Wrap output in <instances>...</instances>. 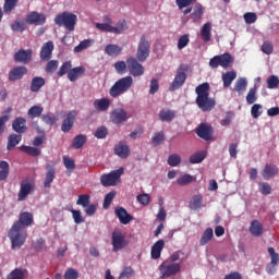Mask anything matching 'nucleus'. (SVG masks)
I'll use <instances>...</instances> for the list:
<instances>
[{
	"instance_id": "nucleus-1",
	"label": "nucleus",
	"mask_w": 279,
	"mask_h": 279,
	"mask_svg": "<svg viewBox=\"0 0 279 279\" xmlns=\"http://www.w3.org/2000/svg\"><path fill=\"white\" fill-rule=\"evenodd\" d=\"M32 223H34V215L29 211L22 213L19 220L13 223L8 232L13 250L25 245V240L27 239V231L25 228H29Z\"/></svg>"
},
{
	"instance_id": "nucleus-2",
	"label": "nucleus",
	"mask_w": 279,
	"mask_h": 279,
	"mask_svg": "<svg viewBox=\"0 0 279 279\" xmlns=\"http://www.w3.org/2000/svg\"><path fill=\"white\" fill-rule=\"evenodd\" d=\"M210 84L203 83L196 86L195 93H196V106L202 110V112H210L211 110H215V106H217V101H215V98L210 97Z\"/></svg>"
},
{
	"instance_id": "nucleus-3",
	"label": "nucleus",
	"mask_w": 279,
	"mask_h": 279,
	"mask_svg": "<svg viewBox=\"0 0 279 279\" xmlns=\"http://www.w3.org/2000/svg\"><path fill=\"white\" fill-rule=\"evenodd\" d=\"M104 23H96L95 27L96 29H99V32H107L109 34H123L126 29V22L125 20L119 21L116 26H112V17L110 15H104L102 16Z\"/></svg>"
},
{
	"instance_id": "nucleus-4",
	"label": "nucleus",
	"mask_w": 279,
	"mask_h": 279,
	"mask_svg": "<svg viewBox=\"0 0 279 279\" xmlns=\"http://www.w3.org/2000/svg\"><path fill=\"white\" fill-rule=\"evenodd\" d=\"M134 86V78L132 76H124L119 78L109 89L110 97L117 99V97H121V95H125L130 88Z\"/></svg>"
},
{
	"instance_id": "nucleus-5",
	"label": "nucleus",
	"mask_w": 279,
	"mask_h": 279,
	"mask_svg": "<svg viewBox=\"0 0 279 279\" xmlns=\"http://www.w3.org/2000/svg\"><path fill=\"white\" fill-rule=\"evenodd\" d=\"M54 23L58 27H65L68 32H75V25H77V15L71 12H62L54 17Z\"/></svg>"
},
{
	"instance_id": "nucleus-6",
	"label": "nucleus",
	"mask_w": 279,
	"mask_h": 279,
	"mask_svg": "<svg viewBox=\"0 0 279 279\" xmlns=\"http://www.w3.org/2000/svg\"><path fill=\"white\" fill-rule=\"evenodd\" d=\"M151 45H149V37L142 35L136 51V60L138 62H145L149 58Z\"/></svg>"
},
{
	"instance_id": "nucleus-7",
	"label": "nucleus",
	"mask_w": 279,
	"mask_h": 279,
	"mask_svg": "<svg viewBox=\"0 0 279 279\" xmlns=\"http://www.w3.org/2000/svg\"><path fill=\"white\" fill-rule=\"evenodd\" d=\"M159 271L161 274L160 279H167L178 276L182 271V266L178 263L162 262L159 266Z\"/></svg>"
},
{
	"instance_id": "nucleus-8",
	"label": "nucleus",
	"mask_w": 279,
	"mask_h": 279,
	"mask_svg": "<svg viewBox=\"0 0 279 279\" xmlns=\"http://www.w3.org/2000/svg\"><path fill=\"white\" fill-rule=\"evenodd\" d=\"M234 63V58H232V54L226 52L220 56H215L209 60V66L211 69H219V66H222V69H228L229 66H232Z\"/></svg>"
},
{
	"instance_id": "nucleus-9",
	"label": "nucleus",
	"mask_w": 279,
	"mask_h": 279,
	"mask_svg": "<svg viewBox=\"0 0 279 279\" xmlns=\"http://www.w3.org/2000/svg\"><path fill=\"white\" fill-rule=\"evenodd\" d=\"M186 71H189V65L181 64L179 69L177 70V75L174 76V80L169 86V90L173 93V90H178L179 88H182L184 86V83L186 82Z\"/></svg>"
},
{
	"instance_id": "nucleus-10",
	"label": "nucleus",
	"mask_w": 279,
	"mask_h": 279,
	"mask_svg": "<svg viewBox=\"0 0 279 279\" xmlns=\"http://www.w3.org/2000/svg\"><path fill=\"white\" fill-rule=\"evenodd\" d=\"M128 71L131 77H142L145 75V66L141 64V61L134 57H130L126 59Z\"/></svg>"
},
{
	"instance_id": "nucleus-11",
	"label": "nucleus",
	"mask_w": 279,
	"mask_h": 279,
	"mask_svg": "<svg viewBox=\"0 0 279 279\" xmlns=\"http://www.w3.org/2000/svg\"><path fill=\"white\" fill-rule=\"evenodd\" d=\"M123 173V168L113 170L107 174L100 177V183L102 186H117L121 180V174Z\"/></svg>"
},
{
	"instance_id": "nucleus-12",
	"label": "nucleus",
	"mask_w": 279,
	"mask_h": 279,
	"mask_svg": "<svg viewBox=\"0 0 279 279\" xmlns=\"http://www.w3.org/2000/svg\"><path fill=\"white\" fill-rule=\"evenodd\" d=\"M112 252H121L128 247V240L121 231H113L111 234Z\"/></svg>"
},
{
	"instance_id": "nucleus-13",
	"label": "nucleus",
	"mask_w": 279,
	"mask_h": 279,
	"mask_svg": "<svg viewBox=\"0 0 279 279\" xmlns=\"http://www.w3.org/2000/svg\"><path fill=\"white\" fill-rule=\"evenodd\" d=\"M195 133L199 138H203V141H211L215 130L213 129V125L203 122L196 128Z\"/></svg>"
},
{
	"instance_id": "nucleus-14",
	"label": "nucleus",
	"mask_w": 279,
	"mask_h": 279,
	"mask_svg": "<svg viewBox=\"0 0 279 279\" xmlns=\"http://www.w3.org/2000/svg\"><path fill=\"white\" fill-rule=\"evenodd\" d=\"M25 22L28 25H45L47 23V15H45L44 13L32 11L26 15Z\"/></svg>"
},
{
	"instance_id": "nucleus-15",
	"label": "nucleus",
	"mask_w": 279,
	"mask_h": 279,
	"mask_svg": "<svg viewBox=\"0 0 279 279\" xmlns=\"http://www.w3.org/2000/svg\"><path fill=\"white\" fill-rule=\"evenodd\" d=\"M27 75V68L25 65H17L10 70L9 72V82H19Z\"/></svg>"
},
{
	"instance_id": "nucleus-16",
	"label": "nucleus",
	"mask_w": 279,
	"mask_h": 279,
	"mask_svg": "<svg viewBox=\"0 0 279 279\" xmlns=\"http://www.w3.org/2000/svg\"><path fill=\"white\" fill-rule=\"evenodd\" d=\"M110 119L112 123H116V125L125 123V121L129 119L128 111H125L123 108H117L111 112Z\"/></svg>"
},
{
	"instance_id": "nucleus-17",
	"label": "nucleus",
	"mask_w": 279,
	"mask_h": 279,
	"mask_svg": "<svg viewBox=\"0 0 279 279\" xmlns=\"http://www.w3.org/2000/svg\"><path fill=\"white\" fill-rule=\"evenodd\" d=\"M75 111H70L66 113L63 122L61 124V132L64 134L69 133L70 130H73V125H75Z\"/></svg>"
},
{
	"instance_id": "nucleus-18",
	"label": "nucleus",
	"mask_w": 279,
	"mask_h": 279,
	"mask_svg": "<svg viewBox=\"0 0 279 279\" xmlns=\"http://www.w3.org/2000/svg\"><path fill=\"white\" fill-rule=\"evenodd\" d=\"M35 189H36V185H34V183H32L29 181H22L21 189L17 194L19 201L23 202V199H25V197H27V195H29V193H34Z\"/></svg>"
},
{
	"instance_id": "nucleus-19",
	"label": "nucleus",
	"mask_w": 279,
	"mask_h": 279,
	"mask_svg": "<svg viewBox=\"0 0 279 279\" xmlns=\"http://www.w3.org/2000/svg\"><path fill=\"white\" fill-rule=\"evenodd\" d=\"M46 171L44 189H51V184H53V180H56V167L51 163H48L46 166Z\"/></svg>"
},
{
	"instance_id": "nucleus-20",
	"label": "nucleus",
	"mask_w": 279,
	"mask_h": 279,
	"mask_svg": "<svg viewBox=\"0 0 279 279\" xmlns=\"http://www.w3.org/2000/svg\"><path fill=\"white\" fill-rule=\"evenodd\" d=\"M260 173L264 180H271L278 174V166L274 163H266Z\"/></svg>"
},
{
	"instance_id": "nucleus-21",
	"label": "nucleus",
	"mask_w": 279,
	"mask_h": 279,
	"mask_svg": "<svg viewBox=\"0 0 279 279\" xmlns=\"http://www.w3.org/2000/svg\"><path fill=\"white\" fill-rule=\"evenodd\" d=\"M14 60L21 62L22 64H29L32 62V50H19L14 54Z\"/></svg>"
},
{
	"instance_id": "nucleus-22",
	"label": "nucleus",
	"mask_w": 279,
	"mask_h": 279,
	"mask_svg": "<svg viewBox=\"0 0 279 279\" xmlns=\"http://www.w3.org/2000/svg\"><path fill=\"white\" fill-rule=\"evenodd\" d=\"M162 250H165V240H158L155 242L150 250L153 260H158V258H160Z\"/></svg>"
},
{
	"instance_id": "nucleus-23",
	"label": "nucleus",
	"mask_w": 279,
	"mask_h": 279,
	"mask_svg": "<svg viewBox=\"0 0 279 279\" xmlns=\"http://www.w3.org/2000/svg\"><path fill=\"white\" fill-rule=\"evenodd\" d=\"M26 124L27 120H25V118H16L12 123V128L17 134H25V132H27Z\"/></svg>"
},
{
	"instance_id": "nucleus-24",
	"label": "nucleus",
	"mask_w": 279,
	"mask_h": 279,
	"mask_svg": "<svg viewBox=\"0 0 279 279\" xmlns=\"http://www.w3.org/2000/svg\"><path fill=\"white\" fill-rule=\"evenodd\" d=\"M86 73V68L84 66H76V68H71L69 74H68V80L70 82H77V78L82 77Z\"/></svg>"
},
{
	"instance_id": "nucleus-25",
	"label": "nucleus",
	"mask_w": 279,
	"mask_h": 279,
	"mask_svg": "<svg viewBox=\"0 0 279 279\" xmlns=\"http://www.w3.org/2000/svg\"><path fill=\"white\" fill-rule=\"evenodd\" d=\"M53 53V41H48L44 44L40 50L41 60H51V54Z\"/></svg>"
},
{
	"instance_id": "nucleus-26",
	"label": "nucleus",
	"mask_w": 279,
	"mask_h": 279,
	"mask_svg": "<svg viewBox=\"0 0 279 279\" xmlns=\"http://www.w3.org/2000/svg\"><path fill=\"white\" fill-rule=\"evenodd\" d=\"M204 16V7L199 3H197L193 12L190 15V19L193 21V23H202V19Z\"/></svg>"
},
{
	"instance_id": "nucleus-27",
	"label": "nucleus",
	"mask_w": 279,
	"mask_h": 279,
	"mask_svg": "<svg viewBox=\"0 0 279 279\" xmlns=\"http://www.w3.org/2000/svg\"><path fill=\"white\" fill-rule=\"evenodd\" d=\"M248 232L253 236H263V223H260L258 220L251 221Z\"/></svg>"
},
{
	"instance_id": "nucleus-28",
	"label": "nucleus",
	"mask_w": 279,
	"mask_h": 279,
	"mask_svg": "<svg viewBox=\"0 0 279 279\" xmlns=\"http://www.w3.org/2000/svg\"><path fill=\"white\" fill-rule=\"evenodd\" d=\"M114 154L116 156H119V158H128L130 156V146L120 143L116 145Z\"/></svg>"
},
{
	"instance_id": "nucleus-29",
	"label": "nucleus",
	"mask_w": 279,
	"mask_h": 279,
	"mask_svg": "<svg viewBox=\"0 0 279 279\" xmlns=\"http://www.w3.org/2000/svg\"><path fill=\"white\" fill-rule=\"evenodd\" d=\"M45 84H46V81L44 77H41V76L33 77V80L31 82V92L38 93V90H40V88H43V86H45Z\"/></svg>"
},
{
	"instance_id": "nucleus-30",
	"label": "nucleus",
	"mask_w": 279,
	"mask_h": 279,
	"mask_svg": "<svg viewBox=\"0 0 279 279\" xmlns=\"http://www.w3.org/2000/svg\"><path fill=\"white\" fill-rule=\"evenodd\" d=\"M94 107L99 112H106L108 108H110V99L108 98L96 99L94 101Z\"/></svg>"
},
{
	"instance_id": "nucleus-31",
	"label": "nucleus",
	"mask_w": 279,
	"mask_h": 279,
	"mask_svg": "<svg viewBox=\"0 0 279 279\" xmlns=\"http://www.w3.org/2000/svg\"><path fill=\"white\" fill-rule=\"evenodd\" d=\"M160 121L171 123L173 119H175V111L171 109H163L159 112Z\"/></svg>"
},
{
	"instance_id": "nucleus-32",
	"label": "nucleus",
	"mask_w": 279,
	"mask_h": 279,
	"mask_svg": "<svg viewBox=\"0 0 279 279\" xmlns=\"http://www.w3.org/2000/svg\"><path fill=\"white\" fill-rule=\"evenodd\" d=\"M122 51H123V48L114 44H109L105 47V53L111 57L121 56Z\"/></svg>"
},
{
	"instance_id": "nucleus-33",
	"label": "nucleus",
	"mask_w": 279,
	"mask_h": 279,
	"mask_svg": "<svg viewBox=\"0 0 279 279\" xmlns=\"http://www.w3.org/2000/svg\"><path fill=\"white\" fill-rule=\"evenodd\" d=\"M211 32H213V24L209 22L205 23L201 29V36L205 43H208L210 40Z\"/></svg>"
},
{
	"instance_id": "nucleus-34",
	"label": "nucleus",
	"mask_w": 279,
	"mask_h": 279,
	"mask_svg": "<svg viewBox=\"0 0 279 279\" xmlns=\"http://www.w3.org/2000/svg\"><path fill=\"white\" fill-rule=\"evenodd\" d=\"M236 80V72L234 71H229L225 74H222V82H223V87L225 88H230L232 85V82Z\"/></svg>"
},
{
	"instance_id": "nucleus-35",
	"label": "nucleus",
	"mask_w": 279,
	"mask_h": 279,
	"mask_svg": "<svg viewBox=\"0 0 279 279\" xmlns=\"http://www.w3.org/2000/svg\"><path fill=\"white\" fill-rule=\"evenodd\" d=\"M20 151H24V154H27V156H32L33 158H36L37 156H40V154H43V150H40V148L25 145H22L20 147Z\"/></svg>"
},
{
	"instance_id": "nucleus-36",
	"label": "nucleus",
	"mask_w": 279,
	"mask_h": 279,
	"mask_svg": "<svg viewBox=\"0 0 279 279\" xmlns=\"http://www.w3.org/2000/svg\"><path fill=\"white\" fill-rule=\"evenodd\" d=\"M116 215L123 226H128L133 219L132 215L128 214V210H116Z\"/></svg>"
},
{
	"instance_id": "nucleus-37",
	"label": "nucleus",
	"mask_w": 279,
	"mask_h": 279,
	"mask_svg": "<svg viewBox=\"0 0 279 279\" xmlns=\"http://www.w3.org/2000/svg\"><path fill=\"white\" fill-rule=\"evenodd\" d=\"M21 141H23V136L22 135L11 134L9 136L7 149L9 151H11V149H14V147H16L19 145V143H21Z\"/></svg>"
},
{
	"instance_id": "nucleus-38",
	"label": "nucleus",
	"mask_w": 279,
	"mask_h": 279,
	"mask_svg": "<svg viewBox=\"0 0 279 279\" xmlns=\"http://www.w3.org/2000/svg\"><path fill=\"white\" fill-rule=\"evenodd\" d=\"M204 204V197L201 194L194 195L190 202V208L192 210H199Z\"/></svg>"
},
{
	"instance_id": "nucleus-39",
	"label": "nucleus",
	"mask_w": 279,
	"mask_h": 279,
	"mask_svg": "<svg viewBox=\"0 0 279 279\" xmlns=\"http://www.w3.org/2000/svg\"><path fill=\"white\" fill-rule=\"evenodd\" d=\"M247 88V80L245 77H240L234 85V90L239 94V95H243V93H245Z\"/></svg>"
},
{
	"instance_id": "nucleus-40",
	"label": "nucleus",
	"mask_w": 279,
	"mask_h": 279,
	"mask_svg": "<svg viewBox=\"0 0 279 279\" xmlns=\"http://www.w3.org/2000/svg\"><path fill=\"white\" fill-rule=\"evenodd\" d=\"M86 141H87V137L86 135H76L74 138H73V142H72V147L74 149H82L84 147V145H86Z\"/></svg>"
},
{
	"instance_id": "nucleus-41",
	"label": "nucleus",
	"mask_w": 279,
	"mask_h": 279,
	"mask_svg": "<svg viewBox=\"0 0 279 279\" xmlns=\"http://www.w3.org/2000/svg\"><path fill=\"white\" fill-rule=\"evenodd\" d=\"M166 140L167 136L165 135V132H156L151 137V144L154 145V147H158V145H162V143H165Z\"/></svg>"
},
{
	"instance_id": "nucleus-42",
	"label": "nucleus",
	"mask_w": 279,
	"mask_h": 279,
	"mask_svg": "<svg viewBox=\"0 0 279 279\" xmlns=\"http://www.w3.org/2000/svg\"><path fill=\"white\" fill-rule=\"evenodd\" d=\"M8 175H10V163L8 161H0V181L8 180Z\"/></svg>"
},
{
	"instance_id": "nucleus-43",
	"label": "nucleus",
	"mask_w": 279,
	"mask_h": 279,
	"mask_svg": "<svg viewBox=\"0 0 279 279\" xmlns=\"http://www.w3.org/2000/svg\"><path fill=\"white\" fill-rule=\"evenodd\" d=\"M214 231L213 228H207L199 240V245H207V243H210L213 241Z\"/></svg>"
},
{
	"instance_id": "nucleus-44",
	"label": "nucleus",
	"mask_w": 279,
	"mask_h": 279,
	"mask_svg": "<svg viewBox=\"0 0 279 279\" xmlns=\"http://www.w3.org/2000/svg\"><path fill=\"white\" fill-rule=\"evenodd\" d=\"M16 5H19V0H4V14H12V11L16 8Z\"/></svg>"
},
{
	"instance_id": "nucleus-45",
	"label": "nucleus",
	"mask_w": 279,
	"mask_h": 279,
	"mask_svg": "<svg viewBox=\"0 0 279 279\" xmlns=\"http://www.w3.org/2000/svg\"><path fill=\"white\" fill-rule=\"evenodd\" d=\"M206 158V151H197L190 157L191 165H199Z\"/></svg>"
},
{
	"instance_id": "nucleus-46",
	"label": "nucleus",
	"mask_w": 279,
	"mask_h": 279,
	"mask_svg": "<svg viewBox=\"0 0 279 279\" xmlns=\"http://www.w3.org/2000/svg\"><path fill=\"white\" fill-rule=\"evenodd\" d=\"M257 93V87L254 86L252 87L247 95H246V104H248V106H252V104H256V100L258 99V96H256Z\"/></svg>"
},
{
	"instance_id": "nucleus-47",
	"label": "nucleus",
	"mask_w": 279,
	"mask_h": 279,
	"mask_svg": "<svg viewBox=\"0 0 279 279\" xmlns=\"http://www.w3.org/2000/svg\"><path fill=\"white\" fill-rule=\"evenodd\" d=\"M71 69H73V64L71 63V61L63 62V64L60 66L58 71V76L63 77V75H66V73L69 75Z\"/></svg>"
},
{
	"instance_id": "nucleus-48",
	"label": "nucleus",
	"mask_w": 279,
	"mask_h": 279,
	"mask_svg": "<svg viewBox=\"0 0 279 279\" xmlns=\"http://www.w3.org/2000/svg\"><path fill=\"white\" fill-rule=\"evenodd\" d=\"M114 197H117V192L114 191H111L106 194L104 204H102V208H105V210H108V208H110V204H112Z\"/></svg>"
},
{
	"instance_id": "nucleus-49",
	"label": "nucleus",
	"mask_w": 279,
	"mask_h": 279,
	"mask_svg": "<svg viewBox=\"0 0 279 279\" xmlns=\"http://www.w3.org/2000/svg\"><path fill=\"white\" fill-rule=\"evenodd\" d=\"M43 107L40 106H33L28 109L27 111V116L31 118V119H36L38 117H40V114H43Z\"/></svg>"
},
{
	"instance_id": "nucleus-50",
	"label": "nucleus",
	"mask_w": 279,
	"mask_h": 279,
	"mask_svg": "<svg viewBox=\"0 0 279 279\" xmlns=\"http://www.w3.org/2000/svg\"><path fill=\"white\" fill-rule=\"evenodd\" d=\"M90 204V195L88 194H81L76 201L77 206H82L83 208H87Z\"/></svg>"
},
{
	"instance_id": "nucleus-51",
	"label": "nucleus",
	"mask_w": 279,
	"mask_h": 279,
	"mask_svg": "<svg viewBox=\"0 0 279 279\" xmlns=\"http://www.w3.org/2000/svg\"><path fill=\"white\" fill-rule=\"evenodd\" d=\"M7 279H25V271L21 268H15L7 276Z\"/></svg>"
},
{
	"instance_id": "nucleus-52",
	"label": "nucleus",
	"mask_w": 279,
	"mask_h": 279,
	"mask_svg": "<svg viewBox=\"0 0 279 279\" xmlns=\"http://www.w3.org/2000/svg\"><path fill=\"white\" fill-rule=\"evenodd\" d=\"M90 45H93V40L85 39V40L81 41L76 47H74V51H75V53H82V51H84V49H88V47H90Z\"/></svg>"
},
{
	"instance_id": "nucleus-53",
	"label": "nucleus",
	"mask_w": 279,
	"mask_h": 279,
	"mask_svg": "<svg viewBox=\"0 0 279 279\" xmlns=\"http://www.w3.org/2000/svg\"><path fill=\"white\" fill-rule=\"evenodd\" d=\"M182 162V157L178 154H172L168 157V165L170 167H178Z\"/></svg>"
},
{
	"instance_id": "nucleus-54",
	"label": "nucleus",
	"mask_w": 279,
	"mask_h": 279,
	"mask_svg": "<svg viewBox=\"0 0 279 279\" xmlns=\"http://www.w3.org/2000/svg\"><path fill=\"white\" fill-rule=\"evenodd\" d=\"M191 182H193V175L191 174H183L177 179V184H179V186H186V184H191Z\"/></svg>"
},
{
	"instance_id": "nucleus-55",
	"label": "nucleus",
	"mask_w": 279,
	"mask_h": 279,
	"mask_svg": "<svg viewBox=\"0 0 279 279\" xmlns=\"http://www.w3.org/2000/svg\"><path fill=\"white\" fill-rule=\"evenodd\" d=\"M251 114H252L253 119H258V117H260V114H263V105H260V104L253 105L251 108Z\"/></svg>"
},
{
	"instance_id": "nucleus-56",
	"label": "nucleus",
	"mask_w": 279,
	"mask_h": 279,
	"mask_svg": "<svg viewBox=\"0 0 279 279\" xmlns=\"http://www.w3.org/2000/svg\"><path fill=\"white\" fill-rule=\"evenodd\" d=\"M268 254L270 255V264L272 265V267H277V265L279 264V254L276 253V250L274 247H268Z\"/></svg>"
},
{
	"instance_id": "nucleus-57",
	"label": "nucleus",
	"mask_w": 279,
	"mask_h": 279,
	"mask_svg": "<svg viewBox=\"0 0 279 279\" xmlns=\"http://www.w3.org/2000/svg\"><path fill=\"white\" fill-rule=\"evenodd\" d=\"M279 86V77L276 75H271L267 78V88L274 89Z\"/></svg>"
},
{
	"instance_id": "nucleus-58",
	"label": "nucleus",
	"mask_w": 279,
	"mask_h": 279,
	"mask_svg": "<svg viewBox=\"0 0 279 279\" xmlns=\"http://www.w3.org/2000/svg\"><path fill=\"white\" fill-rule=\"evenodd\" d=\"M113 66L117 71V73H126L128 72V62H125V61H117Z\"/></svg>"
},
{
	"instance_id": "nucleus-59",
	"label": "nucleus",
	"mask_w": 279,
	"mask_h": 279,
	"mask_svg": "<svg viewBox=\"0 0 279 279\" xmlns=\"http://www.w3.org/2000/svg\"><path fill=\"white\" fill-rule=\"evenodd\" d=\"M189 43H191V39L189 38V35H182L178 40V49L182 50L184 47L189 46Z\"/></svg>"
},
{
	"instance_id": "nucleus-60",
	"label": "nucleus",
	"mask_w": 279,
	"mask_h": 279,
	"mask_svg": "<svg viewBox=\"0 0 279 279\" xmlns=\"http://www.w3.org/2000/svg\"><path fill=\"white\" fill-rule=\"evenodd\" d=\"M262 51L266 53V56H271V53H274V44H271V41H264Z\"/></svg>"
},
{
	"instance_id": "nucleus-61",
	"label": "nucleus",
	"mask_w": 279,
	"mask_h": 279,
	"mask_svg": "<svg viewBox=\"0 0 279 279\" xmlns=\"http://www.w3.org/2000/svg\"><path fill=\"white\" fill-rule=\"evenodd\" d=\"M12 32H25V22L16 20L11 24Z\"/></svg>"
},
{
	"instance_id": "nucleus-62",
	"label": "nucleus",
	"mask_w": 279,
	"mask_h": 279,
	"mask_svg": "<svg viewBox=\"0 0 279 279\" xmlns=\"http://www.w3.org/2000/svg\"><path fill=\"white\" fill-rule=\"evenodd\" d=\"M258 16L254 12H247L244 14V21L246 25L254 24L255 21H257Z\"/></svg>"
},
{
	"instance_id": "nucleus-63",
	"label": "nucleus",
	"mask_w": 279,
	"mask_h": 279,
	"mask_svg": "<svg viewBox=\"0 0 279 279\" xmlns=\"http://www.w3.org/2000/svg\"><path fill=\"white\" fill-rule=\"evenodd\" d=\"M64 279H77L80 278V274L77 272V270L75 268H69L64 276H63Z\"/></svg>"
},
{
	"instance_id": "nucleus-64",
	"label": "nucleus",
	"mask_w": 279,
	"mask_h": 279,
	"mask_svg": "<svg viewBox=\"0 0 279 279\" xmlns=\"http://www.w3.org/2000/svg\"><path fill=\"white\" fill-rule=\"evenodd\" d=\"M108 136V129L106 126H99L95 132L96 138H106Z\"/></svg>"
}]
</instances>
